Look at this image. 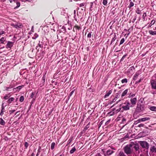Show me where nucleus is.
<instances>
[{
    "mask_svg": "<svg viewBox=\"0 0 156 156\" xmlns=\"http://www.w3.org/2000/svg\"><path fill=\"white\" fill-rule=\"evenodd\" d=\"M92 32H91L90 33H89L88 34H87V37L88 38H90L91 37V36H92Z\"/></svg>",
    "mask_w": 156,
    "mask_h": 156,
    "instance_id": "e433bc0d",
    "label": "nucleus"
},
{
    "mask_svg": "<svg viewBox=\"0 0 156 156\" xmlns=\"http://www.w3.org/2000/svg\"><path fill=\"white\" fill-rule=\"evenodd\" d=\"M136 12L138 14H140L141 13V11L140 10L139 8L136 9Z\"/></svg>",
    "mask_w": 156,
    "mask_h": 156,
    "instance_id": "2f4dec72",
    "label": "nucleus"
},
{
    "mask_svg": "<svg viewBox=\"0 0 156 156\" xmlns=\"http://www.w3.org/2000/svg\"><path fill=\"white\" fill-rule=\"evenodd\" d=\"M5 112L4 110H1L0 113V115L2 116L4 114V112Z\"/></svg>",
    "mask_w": 156,
    "mask_h": 156,
    "instance_id": "de8ad7c7",
    "label": "nucleus"
},
{
    "mask_svg": "<svg viewBox=\"0 0 156 156\" xmlns=\"http://www.w3.org/2000/svg\"><path fill=\"white\" fill-rule=\"evenodd\" d=\"M79 6L80 7H85L86 6V3L85 2H83V3H80L79 5Z\"/></svg>",
    "mask_w": 156,
    "mask_h": 156,
    "instance_id": "c85d7f7f",
    "label": "nucleus"
},
{
    "mask_svg": "<svg viewBox=\"0 0 156 156\" xmlns=\"http://www.w3.org/2000/svg\"><path fill=\"white\" fill-rule=\"evenodd\" d=\"M150 82L152 88L153 89L156 90V80H151Z\"/></svg>",
    "mask_w": 156,
    "mask_h": 156,
    "instance_id": "39448f33",
    "label": "nucleus"
},
{
    "mask_svg": "<svg viewBox=\"0 0 156 156\" xmlns=\"http://www.w3.org/2000/svg\"><path fill=\"white\" fill-rule=\"evenodd\" d=\"M144 125L143 124H140L138 125L139 127H143Z\"/></svg>",
    "mask_w": 156,
    "mask_h": 156,
    "instance_id": "864d4df0",
    "label": "nucleus"
},
{
    "mask_svg": "<svg viewBox=\"0 0 156 156\" xmlns=\"http://www.w3.org/2000/svg\"><path fill=\"white\" fill-rule=\"evenodd\" d=\"M114 151H113L111 149H109L106 151L105 153H104V155L105 156L110 155L114 153Z\"/></svg>",
    "mask_w": 156,
    "mask_h": 156,
    "instance_id": "0eeeda50",
    "label": "nucleus"
},
{
    "mask_svg": "<svg viewBox=\"0 0 156 156\" xmlns=\"http://www.w3.org/2000/svg\"><path fill=\"white\" fill-rule=\"evenodd\" d=\"M38 46L41 48H42L43 47L42 45H41V44H38Z\"/></svg>",
    "mask_w": 156,
    "mask_h": 156,
    "instance_id": "13d9d810",
    "label": "nucleus"
},
{
    "mask_svg": "<svg viewBox=\"0 0 156 156\" xmlns=\"http://www.w3.org/2000/svg\"><path fill=\"white\" fill-rule=\"evenodd\" d=\"M142 79H140L138 81L136 82V83H139L141 82Z\"/></svg>",
    "mask_w": 156,
    "mask_h": 156,
    "instance_id": "5fc2aeb1",
    "label": "nucleus"
},
{
    "mask_svg": "<svg viewBox=\"0 0 156 156\" xmlns=\"http://www.w3.org/2000/svg\"><path fill=\"white\" fill-rule=\"evenodd\" d=\"M150 150L152 152H156V147L153 146L151 148Z\"/></svg>",
    "mask_w": 156,
    "mask_h": 156,
    "instance_id": "412c9836",
    "label": "nucleus"
},
{
    "mask_svg": "<svg viewBox=\"0 0 156 156\" xmlns=\"http://www.w3.org/2000/svg\"><path fill=\"white\" fill-rule=\"evenodd\" d=\"M140 144L143 148L147 149L149 148V144L146 141H141L140 142Z\"/></svg>",
    "mask_w": 156,
    "mask_h": 156,
    "instance_id": "20e7f679",
    "label": "nucleus"
},
{
    "mask_svg": "<svg viewBox=\"0 0 156 156\" xmlns=\"http://www.w3.org/2000/svg\"><path fill=\"white\" fill-rule=\"evenodd\" d=\"M24 100V97L23 96H21L20 98V101L21 102H22Z\"/></svg>",
    "mask_w": 156,
    "mask_h": 156,
    "instance_id": "72a5a7b5",
    "label": "nucleus"
},
{
    "mask_svg": "<svg viewBox=\"0 0 156 156\" xmlns=\"http://www.w3.org/2000/svg\"><path fill=\"white\" fill-rule=\"evenodd\" d=\"M15 100V98H14L11 97V98H9L8 101H7V102L9 104H10L12 103V101H14Z\"/></svg>",
    "mask_w": 156,
    "mask_h": 156,
    "instance_id": "4468645a",
    "label": "nucleus"
},
{
    "mask_svg": "<svg viewBox=\"0 0 156 156\" xmlns=\"http://www.w3.org/2000/svg\"><path fill=\"white\" fill-rule=\"evenodd\" d=\"M5 90H6V91H9V87H4Z\"/></svg>",
    "mask_w": 156,
    "mask_h": 156,
    "instance_id": "3c124183",
    "label": "nucleus"
},
{
    "mask_svg": "<svg viewBox=\"0 0 156 156\" xmlns=\"http://www.w3.org/2000/svg\"><path fill=\"white\" fill-rule=\"evenodd\" d=\"M96 156H101V155L100 154V153H98V154L96 155Z\"/></svg>",
    "mask_w": 156,
    "mask_h": 156,
    "instance_id": "052dcab7",
    "label": "nucleus"
},
{
    "mask_svg": "<svg viewBox=\"0 0 156 156\" xmlns=\"http://www.w3.org/2000/svg\"><path fill=\"white\" fill-rule=\"evenodd\" d=\"M13 42L10 41H8L6 45V48H7L11 49V48L13 45Z\"/></svg>",
    "mask_w": 156,
    "mask_h": 156,
    "instance_id": "423d86ee",
    "label": "nucleus"
},
{
    "mask_svg": "<svg viewBox=\"0 0 156 156\" xmlns=\"http://www.w3.org/2000/svg\"><path fill=\"white\" fill-rule=\"evenodd\" d=\"M36 49L37 50V51H39V48L38 49V47H37V46L36 47Z\"/></svg>",
    "mask_w": 156,
    "mask_h": 156,
    "instance_id": "69168bd1",
    "label": "nucleus"
},
{
    "mask_svg": "<svg viewBox=\"0 0 156 156\" xmlns=\"http://www.w3.org/2000/svg\"><path fill=\"white\" fill-rule=\"evenodd\" d=\"M134 3L132 2H130V4L129 6V7L130 8L132 7L133 6H134Z\"/></svg>",
    "mask_w": 156,
    "mask_h": 156,
    "instance_id": "7c9ffc66",
    "label": "nucleus"
},
{
    "mask_svg": "<svg viewBox=\"0 0 156 156\" xmlns=\"http://www.w3.org/2000/svg\"><path fill=\"white\" fill-rule=\"evenodd\" d=\"M29 144L27 142H25L24 144V146L25 147V149H27L28 147Z\"/></svg>",
    "mask_w": 156,
    "mask_h": 156,
    "instance_id": "a19ab883",
    "label": "nucleus"
},
{
    "mask_svg": "<svg viewBox=\"0 0 156 156\" xmlns=\"http://www.w3.org/2000/svg\"><path fill=\"white\" fill-rule=\"evenodd\" d=\"M74 90L72 91L70 93V94L69 95V96H71L74 93Z\"/></svg>",
    "mask_w": 156,
    "mask_h": 156,
    "instance_id": "8fccbe9b",
    "label": "nucleus"
},
{
    "mask_svg": "<svg viewBox=\"0 0 156 156\" xmlns=\"http://www.w3.org/2000/svg\"><path fill=\"white\" fill-rule=\"evenodd\" d=\"M72 141V140H71L70 139H69V140H68V142H69V144Z\"/></svg>",
    "mask_w": 156,
    "mask_h": 156,
    "instance_id": "680f3d73",
    "label": "nucleus"
},
{
    "mask_svg": "<svg viewBox=\"0 0 156 156\" xmlns=\"http://www.w3.org/2000/svg\"><path fill=\"white\" fill-rule=\"evenodd\" d=\"M14 86L13 85H12V84H11L9 85V87H8L9 88H11L14 87Z\"/></svg>",
    "mask_w": 156,
    "mask_h": 156,
    "instance_id": "09e8293b",
    "label": "nucleus"
},
{
    "mask_svg": "<svg viewBox=\"0 0 156 156\" xmlns=\"http://www.w3.org/2000/svg\"><path fill=\"white\" fill-rule=\"evenodd\" d=\"M16 5H17L16 7H15V8H17L19 7L20 6V2H16Z\"/></svg>",
    "mask_w": 156,
    "mask_h": 156,
    "instance_id": "ea45409f",
    "label": "nucleus"
},
{
    "mask_svg": "<svg viewBox=\"0 0 156 156\" xmlns=\"http://www.w3.org/2000/svg\"><path fill=\"white\" fill-rule=\"evenodd\" d=\"M76 28V29H77L78 30H80L81 29V28L78 25H75L74 26L73 28ZM73 31L74 32L75 31L74 28H73Z\"/></svg>",
    "mask_w": 156,
    "mask_h": 156,
    "instance_id": "cd10ccee",
    "label": "nucleus"
},
{
    "mask_svg": "<svg viewBox=\"0 0 156 156\" xmlns=\"http://www.w3.org/2000/svg\"><path fill=\"white\" fill-rule=\"evenodd\" d=\"M15 111H16V110H9V112L10 113V114H11L13 113L14 112H15Z\"/></svg>",
    "mask_w": 156,
    "mask_h": 156,
    "instance_id": "c03bdc74",
    "label": "nucleus"
},
{
    "mask_svg": "<svg viewBox=\"0 0 156 156\" xmlns=\"http://www.w3.org/2000/svg\"><path fill=\"white\" fill-rule=\"evenodd\" d=\"M5 32L3 30H0V35H1L3 34H5Z\"/></svg>",
    "mask_w": 156,
    "mask_h": 156,
    "instance_id": "a18cd8bd",
    "label": "nucleus"
},
{
    "mask_svg": "<svg viewBox=\"0 0 156 156\" xmlns=\"http://www.w3.org/2000/svg\"><path fill=\"white\" fill-rule=\"evenodd\" d=\"M131 105V103H129V102H128L127 103L126 105L129 106V107H130V105Z\"/></svg>",
    "mask_w": 156,
    "mask_h": 156,
    "instance_id": "4d7b16f0",
    "label": "nucleus"
},
{
    "mask_svg": "<svg viewBox=\"0 0 156 156\" xmlns=\"http://www.w3.org/2000/svg\"><path fill=\"white\" fill-rule=\"evenodd\" d=\"M4 103H3L2 105V109L1 110L4 111Z\"/></svg>",
    "mask_w": 156,
    "mask_h": 156,
    "instance_id": "49530a36",
    "label": "nucleus"
},
{
    "mask_svg": "<svg viewBox=\"0 0 156 156\" xmlns=\"http://www.w3.org/2000/svg\"><path fill=\"white\" fill-rule=\"evenodd\" d=\"M38 37V35L37 34L35 33L34 35V37H32L33 39H35L36 38Z\"/></svg>",
    "mask_w": 156,
    "mask_h": 156,
    "instance_id": "473e14b6",
    "label": "nucleus"
},
{
    "mask_svg": "<svg viewBox=\"0 0 156 156\" xmlns=\"http://www.w3.org/2000/svg\"><path fill=\"white\" fill-rule=\"evenodd\" d=\"M125 41V39L124 38H122L120 41L119 45L122 44Z\"/></svg>",
    "mask_w": 156,
    "mask_h": 156,
    "instance_id": "f704fd0d",
    "label": "nucleus"
},
{
    "mask_svg": "<svg viewBox=\"0 0 156 156\" xmlns=\"http://www.w3.org/2000/svg\"><path fill=\"white\" fill-rule=\"evenodd\" d=\"M90 4H91V7L93 5V2H91L90 3Z\"/></svg>",
    "mask_w": 156,
    "mask_h": 156,
    "instance_id": "e2e57ef3",
    "label": "nucleus"
},
{
    "mask_svg": "<svg viewBox=\"0 0 156 156\" xmlns=\"http://www.w3.org/2000/svg\"><path fill=\"white\" fill-rule=\"evenodd\" d=\"M5 39L4 37H2L0 39V44H4V42L5 41Z\"/></svg>",
    "mask_w": 156,
    "mask_h": 156,
    "instance_id": "a878e982",
    "label": "nucleus"
},
{
    "mask_svg": "<svg viewBox=\"0 0 156 156\" xmlns=\"http://www.w3.org/2000/svg\"><path fill=\"white\" fill-rule=\"evenodd\" d=\"M55 145V142H52L51 144V150H53L54 149Z\"/></svg>",
    "mask_w": 156,
    "mask_h": 156,
    "instance_id": "c756f323",
    "label": "nucleus"
},
{
    "mask_svg": "<svg viewBox=\"0 0 156 156\" xmlns=\"http://www.w3.org/2000/svg\"><path fill=\"white\" fill-rule=\"evenodd\" d=\"M10 96L11 95L10 94V93L6 94L4 97L3 99L5 100H7L9 99Z\"/></svg>",
    "mask_w": 156,
    "mask_h": 156,
    "instance_id": "aec40b11",
    "label": "nucleus"
},
{
    "mask_svg": "<svg viewBox=\"0 0 156 156\" xmlns=\"http://www.w3.org/2000/svg\"><path fill=\"white\" fill-rule=\"evenodd\" d=\"M135 68L133 66L130 67L128 69V71L130 73L133 74L134 72Z\"/></svg>",
    "mask_w": 156,
    "mask_h": 156,
    "instance_id": "f8f14e48",
    "label": "nucleus"
},
{
    "mask_svg": "<svg viewBox=\"0 0 156 156\" xmlns=\"http://www.w3.org/2000/svg\"><path fill=\"white\" fill-rule=\"evenodd\" d=\"M12 25L14 27L16 28H21L22 27V25L20 23L13 24Z\"/></svg>",
    "mask_w": 156,
    "mask_h": 156,
    "instance_id": "dca6fc26",
    "label": "nucleus"
},
{
    "mask_svg": "<svg viewBox=\"0 0 156 156\" xmlns=\"http://www.w3.org/2000/svg\"><path fill=\"white\" fill-rule=\"evenodd\" d=\"M112 92V90H109V91H106V94L105 95L104 98H107L108 97L110 94H111Z\"/></svg>",
    "mask_w": 156,
    "mask_h": 156,
    "instance_id": "9d476101",
    "label": "nucleus"
},
{
    "mask_svg": "<svg viewBox=\"0 0 156 156\" xmlns=\"http://www.w3.org/2000/svg\"><path fill=\"white\" fill-rule=\"evenodd\" d=\"M148 32L150 34L152 35H156V31H153L152 30H149Z\"/></svg>",
    "mask_w": 156,
    "mask_h": 156,
    "instance_id": "f3484780",
    "label": "nucleus"
},
{
    "mask_svg": "<svg viewBox=\"0 0 156 156\" xmlns=\"http://www.w3.org/2000/svg\"><path fill=\"white\" fill-rule=\"evenodd\" d=\"M34 155H35V154L34 153V152H33L31 155V156H34Z\"/></svg>",
    "mask_w": 156,
    "mask_h": 156,
    "instance_id": "bf43d9fd",
    "label": "nucleus"
},
{
    "mask_svg": "<svg viewBox=\"0 0 156 156\" xmlns=\"http://www.w3.org/2000/svg\"><path fill=\"white\" fill-rule=\"evenodd\" d=\"M121 82L122 83H126L128 82V80L126 78H124L121 80Z\"/></svg>",
    "mask_w": 156,
    "mask_h": 156,
    "instance_id": "b1692460",
    "label": "nucleus"
},
{
    "mask_svg": "<svg viewBox=\"0 0 156 156\" xmlns=\"http://www.w3.org/2000/svg\"><path fill=\"white\" fill-rule=\"evenodd\" d=\"M116 39V36L115 34L114 37L112 38V41L114 42V41H115V40Z\"/></svg>",
    "mask_w": 156,
    "mask_h": 156,
    "instance_id": "37998d69",
    "label": "nucleus"
},
{
    "mask_svg": "<svg viewBox=\"0 0 156 156\" xmlns=\"http://www.w3.org/2000/svg\"><path fill=\"white\" fill-rule=\"evenodd\" d=\"M150 119V118L145 117L140 119H138V121L139 122H144L146 120H149Z\"/></svg>",
    "mask_w": 156,
    "mask_h": 156,
    "instance_id": "1a4fd4ad",
    "label": "nucleus"
},
{
    "mask_svg": "<svg viewBox=\"0 0 156 156\" xmlns=\"http://www.w3.org/2000/svg\"><path fill=\"white\" fill-rule=\"evenodd\" d=\"M140 73L138 71H137L133 76V80H136L138 76L139 75Z\"/></svg>",
    "mask_w": 156,
    "mask_h": 156,
    "instance_id": "9b49d317",
    "label": "nucleus"
},
{
    "mask_svg": "<svg viewBox=\"0 0 156 156\" xmlns=\"http://www.w3.org/2000/svg\"><path fill=\"white\" fill-rule=\"evenodd\" d=\"M76 150V149L75 147H73L70 151V153L72 154Z\"/></svg>",
    "mask_w": 156,
    "mask_h": 156,
    "instance_id": "393cba45",
    "label": "nucleus"
},
{
    "mask_svg": "<svg viewBox=\"0 0 156 156\" xmlns=\"http://www.w3.org/2000/svg\"><path fill=\"white\" fill-rule=\"evenodd\" d=\"M35 92H32L31 93L30 96V98H32L33 100L34 101L35 98H36V97H34V95H35Z\"/></svg>",
    "mask_w": 156,
    "mask_h": 156,
    "instance_id": "6ab92c4d",
    "label": "nucleus"
},
{
    "mask_svg": "<svg viewBox=\"0 0 156 156\" xmlns=\"http://www.w3.org/2000/svg\"><path fill=\"white\" fill-rule=\"evenodd\" d=\"M143 18L144 20H145L146 17V12L144 13L143 15Z\"/></svg>",
    "mask_w": 156,
    "mask_h": 156,
    "instance_id": "4c0bfd02",
    "label": "nucleus"
},
{
    "mask_svg": "<svg viewBox=\"0 0 156 156\" xmlns=\"http://www.w3.org/2000/svg\"><path fill=\"white\" fill-rule=\"evenodd\" d=\"M120 96V95L118 93H117L116 94V95L115 98L112 100L111 102V103H113L114 102H115L117 100V99L119 98Z\"/></svg>",
    "mask_w": 156,
    "mask_h": 156,
    "instance_id": "6e6552de",
    "label": "nucleus"
},
{
    "mask_svg": "<svg viewBox=\"0 0 156 156\" xmlns=\"http://www.w3.org/2000/svg\"><path fill=\"white\" fill-rule=\"evenodd\" d=\"M34 101H33V99L32 100V101H31V105H32V104L33 103V102ZM31 106H30V107H31Z\"/></svg>",
    "mask_w": 156,
    "mask_h": 156,
    "instance_id": "0e129e2a",
    "label": "nucleus"
},
{
    "mask_svg": "<svg viewBox=\"0 0 156 156\" xmlns=\"http://www.w3.org/2000/svg\"><path fill=\"white\" fill-rule=\"evenodd\" d=\"M135 96V94H133L131 95V97H134V96Z\"/></svg>",
    "mask_w": 156,
    "mask_h": 156,
    "instance_id": "338daca9",
    "label": "nucleus"
},
{
    "mask_svg": "<svg viewBox=\"0 0 156 156\" xmlns=\"http://www.w3.org/2000/svg\"><path fill=\"white\" fill-rule=\"evenodd\" d=\"M130 101L131 103L130 107H133L136 104L137 101V98L136 97L132 98L130 99Z\"/></svg>",
    "mask_w": 156,
    "mask_h": 156,
    "instance_id": "7ed1b4c3",
    "label": "nucleus"
},
{
    "mask_svg": "<svg viewBox=\"0 0 156 156\" xmlns=\"http://www.w3.org/2000/svg\"><path fill=\"white\" fill-rule=\"evenodd\" d=\"M22 86H19L17 87L16 88L20 90L22 88Z\"/></svg>",
    "mask_w": 156,
    "mask_h": 156,
    "instance_id": "603ef678",
    "label": "nucleus"
},
{
    "mask_svg": "<svg viewBox=\"0 0 156 156\" xmlns=\"http://www.w3.org/2000/svg\"><path fill=\"white\" fill-rule=\"evenodd\" d=\"M126 55H124L122 56V58H121V60H120V62L124 60V59L125 58H126Z\"/></svg>",
    "mask_w": 156,
    "mask_h": 156,
    "instance_id": "58836bf2",
    "label": "nucleus"
},
{
    "mask_svg": "<svg viewBox=\"0 0 156 156\" xmlns=\"http://www.w3.org/2000/svg\"><path fill=\"white\" fill-rule=\"evenodd\" d=\"M121 109V108H119L117 109H116L115 108H113V111H114V112L117 113H118V112H119L120 111Z\"/></svg>",
    "mask_w": 156,
    "mask_h": 156,
    "instance_id": "bb28decb",
    "label": "nucleus"
},
{
    "mask_svg": "<svg viewBox=\"0 0 156 156\" xmlns=\"http://www.w3.org/2000/svg\"><path fill=\"white\" fill-rule=\"evenodd\" d=\"M122 108L125 110H129V106L128 105H123Z\"/></svg>",
    "mask_w": 156,
    "mask_h": 156,
    "instance_id": "2eb2a0df",
    "label": "nucleus"
},
{
    "mask_svg": "<svg viewBox=\"0 0 156 156\" xmlns=\"http://www.w3.org/2000/svg\"><path fill=\"white\" fill-rule=\"evenodd\" d=\"M144 110V107L143 106L140 105H139L137 104V106L136 107V110H135V112H137V113H139L143 111Z\"/></svg>",
    "mask_w": 156,
    "mask_h": 156,
    "instance_id": "f03ea898",
    "label": "nucleus"
},
{
    "mask_svg": "<svg viewBox=\"0 0 156 156\" xmlns=\"http://www.w3.org/2000/svg\"><path fill=\"white\" fill-rule=\"evenodd\" d=\"M117 156H126L122 151H120Z\"/></svg>",
    "mask_w": 156,
    "mask_h": 156,
    "instance_id": "5701e85b",
    "label": "nucleus"
},
{
    "mask_svg": "<svg viewBox=\"0 0 156 156\" xmlns=\"http://www.w3.org/2000/svg\"><path fill=\"white\" fill-rule=\"evenodd\" d=\"M129 90V89H127L122 92L121 96V97L122 98L127 94Z\"/></svg>",
    "mask_w": 156,
    "mask_h": 156,
    "instance_id": "ddd939ff",
    "label": "nucleus"
},
{
    "mask_svg": "<svg viewBox=\"0 0 156 156\" xmlns=\"http://www.w3.org/2000/svg\"><path fill=\"white\" fill-rule=\"evenodd\" d=\"M149 109L152 111L156 112V107L154 106H151L149 108Z\"/></svg>",
    "mask_w": 156,
    "mask_h": 156,
    "instance_id": "4be33fe9",
    "label": "nucleus"
},
{
    "mask_svg": "<svg viewBox=\"0 0 156 156\" xmlns=\"http://www.w3.org/2000/svg\"><path fill=\"white\" fill-rule=\"evenodd\" d=\"M155 20H152L151 22V25H153L155 23Z\"/></svg>",
    "mask_w": 156,
    "mask_h": 156,
    "instance_id": "79ce46f5",
    "label": "nucleus"
},
{
    "mask_svg": "<svg viewBox=\"0 0 156 156\" xmlns=\"http://www.w3.org/2000/svg\"><path fill=\"white\" fill-rule=\"evenodd\" d=\"M123 150L128 156H131V154H136L140 153L139 146L137 144H128L123 148Z\"/></svg>",
    "mask_w": 156,
    "mask_h": 156,
    "instance_id": "f257e3e1",
    "label": "nucleus"
},
{
    "mask_svg": "<svg viewBox=\"0 0 156 156\" xmlns=\"http://www.w3.org/2000/svg\"><path fill=\"white\" fill-rule=\"evenodd\" d=\"M107 1L108 0H103L102 2L103 4L105 5H106L107 3Z\"/></svg>",
    "mask_w": 156,
    "mask_h": 156,
    "instance_id": "c9c22d12",
    "label": "nucleus"
},
{
    "mask_svg": "<svg viewBox=\"0 0 156 156\" xmlns=\"http://www.w3.org/2000/svg\"><path fill=\"white\" fill-rule=\"evenodd\" d=\"M121 101V99H119V100L118 101H117L116 102V103L115 104H117L119 102H120V101ZM115 105V104H114L112 107L113 106H114Z\"/></svg>",
    "mask_w": 156,
    "mask_h": 156,
    "instance_id": "6e6d98bb",
    "label": "nucleus"
},
{
    "mask_svg": "<svg viewBox=\"0 0 156 156\" xmlns=\"http://www.w3.org/2000/svg\"><path fill=\"white\" fill-rule=\"evenodd\" d=\"M152 25H151V23H150L149 25V27H151V26H152Z\"/></svg>",
    "mask_w": 156,
    "mask_h": 156,
    "instance_id": "774afa93",
    "label": "nucleus"
},
{
    "mask_svg": "<svg viewBox=\"0 0 156 156\" xmlns=\"http://www.w3.org/2000/svg\"><path fill=\"white\" fill-rule=\"evenodd\" d=\"M5 121L3 120V119L2 118H0V124L4 126L5 125Z\"/></svg>",
    "mask_w": 156,
    "mask_h": 156,
    "instance_id": "a211bd4d",
    "label": "nucleus"
}]
</instances>
